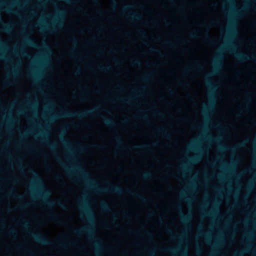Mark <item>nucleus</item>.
<instances>
[{
	"label": "nucleus",
	"instance_id": "obj_45",
	"mask_svg": "<svg viewBox=\"0 0 256 256\" xmlns=\"http://www.w3.org/2000/svg\"><path fill=\"white\" fill-rule=\"evenodd\" d=\"M133 8V6H131V5H126V6L124 8H123L122 10H123V11H126V10H127L130 9V8Z\"/></svg>",
	"mask_w": 256,
	"mask_h": 256
},
{
	"label": "nucleus",
	"instance_id": "obj_32",
	"mask_svg": "<svg viewBox=\"0 0 256 256\" xmlns=\"http://www.w3.org/2000/svg\"><path fill=\"white\" fill-rule=\"evenodd\" d=\"M138 34H140V36L142 38H147L148 36H147V34H146V32L142 30H138Z\"/></svg>",
	"mask_w": 256,
	"mask_h": 256
},
{
	"label": "nucleus",
	"instance_id": "obj_63",
	"mask_svg": "<svg viewBox=\"0 0 256 256\" xmlns=\"http://www.w3.org/2000/svg\"><path fill=\"white\" fill-rule=\"evenodd\" d=\"M13 182L14 183H18V180L17 178H14Z\"/></svg>",
	"mask_w": 256,
	"mask_h": 256
},
{
	"label": "nucleus",
	"instance_id": "obj_3",
	"mask_svg": "<svg viewBox=\"0 0 256 256\" xmlns=\"http://www.w3.org/2000/svg\"><path fill=\"white\" fill-rule=\"evenodd\" d=\"M78 170L87 186L92 188L94 191L98 192H110L118 194H122L123 190L121 187L114 185L108 182H106V184L108 186V188H104L96 186V184L94 180L90 178V174L87 171L81 167H78Z\"/></svg>",
	"mask_w": 256,
	"mask_h": 256
},
{
	"label": "nucleus",
	"instance_id": "obj_43",
	"mask_svg": "<svg viewBox=\"0 0 256 256\" xmlns=\"http://www.w3.org/2000/svg\"><path fill=\"white\" fill-rule=\"evenodd\" d=\"M190 162H192V163H196L199 160V158L198 157L192 158H190Z\"/></svg>",
	"mask_w": 256,
	"mask_h": 256
},
{
	"label": "nucleus",
	"instance_id": "obj_21",
	"mask_svg": "<svg viewBox=\"0 0 256 256\" xmlns=\"http://www.w3.org/2000/svg\"><path fill=\"white\" fill-rule=\"evenodd\" d=\"M152 76V74L151 73H147L144 74L142 76L141 80L143 82H147L150 80Z\"/></svg>",
	"mask_w": 256,
	"mask_h": 256
},
{
	"label": "nucleus",
	"instance_id": "obj_38",
	"mask_svg": "<svg viewBox=\"0 0 256 256\" xmlns=\"http://www.w3.org/2000/svg\"><path fill=\"white\" fill-rule=\"evenodd\" d=\"M148 256H155L156 252L154 250H148L147 251Z\"/></svg>",
	"mask_w": 256,
	"mask_h": 256
},
{
	"label": "nucleus",
	"instance_id": "obj_41",
	"mask_svg": "<svg viewBox=\"0 0 256 256\" xmlns=\"http://www.w3.org/2000/svg\"><path fill=\"white\" fill-rule=\"evenodd\" d=\"M154 114L160 118L164 117V114L162 112L158 110L154 111Z\"/></svg>",
	"mask_w": 256,
	"mask_h": 256
},
{
	"label": "nucleus",
	"instance_id": "obj_19",
	"mask_svg": "<svg viewBox=\"0 0 256 256\" xmlns=\"http://www.w3.org/2000/svg\"><path fill=\"white\" fill-rule=\"evenodd\" d=\"M0 6H4V10L8 12H12V10H11L10 6H12V4H6L4 2L2 1L0 2Z\"/></svg>",
	"mask_w": 256,
	"mask_h": 256
},
{
	"label": "nucleus",
	"instance_id": "obj_52",
	"mask_svg": "<svg viewBox=\"0 0 256 256\" xmlns=\"http://www.w3.org/2000/svg\"><path fill=\"white\" fill-rule=\"evenodd\" d=\"M168 91L170 94L172 95L174 94V91L170 88H168Z\"/></svg>",
	"mask_w": 256,
	"mask_h": 256
},
{
	"label": "nucleus",
	"instance_id": "obj_15",
	"mask_svg": "<svg viewBox=\"0 0 256 256\" xmlns=\"http://www.w3.org/2000/svg\"><path fill=\"white\" fill-rule=\"evenodd\" d=\"M127 17L132 20H140L142 19V16L140 14L137 13L132 12L127 16Z\"/></svg>",
	"mask_w": 256,
	"mask_h": 256
},
{
	"label": "nucleus",
	"instance_id": "obj_26",
	"mask_svg": "<svg viewBox=\"0 0 256 256\" xmlns=\"http://www.w3.org/2000/svg\"><path fill=\"white\" fill-rule=\"evenodd\" d=\"M56 160L60 162V165L64 168V170L68 172V173L70 174V170L64 163L61 162L60 159L59 157H56Z\"/></svg>",
	"mask_w": 256,
	"mask_h": 256
},
{
	"label": "nucleus",
	"instance_id": "obj_23",
	"mask_svg": "<svg viewBox=\"0 0 256 256\" xmlns=\"http://www.w3.org/2000/svg\"><path fill=\"white\" fill-rule=\"evenodd\" d=\"M152 177V174L150 172H145L141 174V178L145 180H150Z\"/></svg>",
	"mask_w": 256,
	"mask_h": 256
},
{
	"label": "nucleus",
	"instance_id": "obj_60",
	"mask_svg": "<svg viewBox=\"0 0 256 256\" xmlns=\"http://www.w3.org/2000/svg\"><path fill=\"white\" fill-rule=\"evenodd\" d=\"M166 232L168 234H172V231L170 228H167L166 230Z\"/></svg>",
	"mask_w": 256,
	"mask_h": 256
},
{
	"label": "nucleus",
	"instance_id": "obj_7",
	"mask_svg": "<svg viewBox=\"0 0 256 256\" xmlns=\"http://www.w3.org/2000/svg\"><path fill=\"white\" fill-rule=\"evenodd\" d=\"M29 235L32 237L36 242L44 245H53L54 242L48 240L45 236L42 234H37L32 232L28 233Z\"/></svg>",
	"mask_w": 256,
	"mask_h": 256
},
{
	"label": "nucleus",
	"instance_id": "obj_50",
	"mask_svg": "<svg viewBox=\"0 0 256 256\" xmlns=\"http://www.w3.org/2000/svg\"><path fill=\"white\" fill-rule=\"evenodd\" d=\"M20 52H21L22 56H28V55L27 54V53L26 52H25L24 51L22 48H20Z\"/></svg>",
	"mask_w": 256,
	"mask_h": 256
},
{
	"label": "nucleus",
	"instance_id": "obj_47",
	"mask_svg": "<svg viewBox=\"0 0 256 256\" xmlns=\"http://www.w3.org/2000/svg\"><path fill=\"white\" fill-rule=\"evenodd\" d=\"M140 118L146 121V122H148V116L146 114H142L140 116Z\"/></svg>",
	"mask_w": 256,
	"mask_h": 256
},
{
	"label": "nucleus",
	"instance_id": "obj_14",
	"mask_svg": "<svg viewBox=\"0 0 256 256\" xmlns=\"http://www.w3.org/2000/svg\"><path fill=\"white\" fill-rule=\"evenodd\" d=\"M25 42L27 44L30 46H32L36 48H39L38 44L30 38H26L25 39Z\"/></svg>",
	"mask_w": 256,
	"mask_h": 256
},
{
	"label": "nucleus",
	"instance_id": "obj_61",
	"mask_svg": "<svg viewBox=\"0 0 256 256\" xmlns=\"http://www.w3.org/2000/svg\"><path fill=\"white\" fill-rule=\"evenodd\" d=\"M180 256H186V254L184 252L180 251Z\"/></svg>",
	"mask_w": 256,
	"mask_h": 256
},
{
	"label": "nucleus",
	"instance_id": "obj_34",
	"mask_svg": "<svg viewBox=\"0 0 256 256\" xmlns=\"http://www.w3.org/2000/svg\"><path fill=\"white\" fill-rule=\"evenodd\" d=\"M194 66L198 70H203V66L198 62H195Z\"/></svg>",
	"mask_w": 256,
	"mask_h": 256
},
{
	"label": "nucleus",
	"instance_id": "obj_6",
	"mask_svg": "<svg viewBox=\"0 0 256 256\" xmlns=\"http://www.w3.org/2000/svg\"><path fill=\"white\" fill-rule=\"evenodd\" d=\"M224 49L228 50L230 52H233L238 60L241 62L246 60H254L255 58L254 56H249L242 52H236V48L233 46L231 42H230L228 44Z\"/></svg>",
	"mask_w": 256,
	"mask_h": 256
},
{
	"label": "nucleus",
	"instance_id": "obj_40",
	"mask_svg": "<svg viewBox=\"0 0 256 256\" xmlns=\"http://www.w3.org/2000/svg\"><path fill=\"white\" fill-rule=\"evenodd\" d=\"M134 148H136V149L143 148L148 149V146H146V145H143V146L137 145V146H136L134 147Z\"/></svg>",
	"mask_w": 256,
	"mask_h": 256
},
{
	"label": "nucleus",
	"instance_id": "obj_2",
	"mask_svg": "<svg viewBox=\"0 0 256 256\" xmlns=\"http://www.w3.org/2000/svg\"><path fill=\"white\" fill-rule=\"evenodd\" d=\"M30 172L34 176V185L36 186L38 190V192L36 194H35L32 192L34 197L36 196L37 198H42L44 204L50 208L52 207L54 205H57L62 208L64 210H66V206L60 200H58L55 202L49 198V197L51 194L50 191L48 189L45 188L42 179L38 175V174L36 173L35 171L33 170H30Z\"/></svg>",
	"mask_w": 256,
	"mask_h": 256
},
{
	"label": "nucleus",
	"instance_id": "obj_57",
	"mask_svg": "<svg viewBox=\"0 0 256 256\" xmlns=\"http://www.w3.org/2000/svg\"><path fill=\"white\" fill-rule=\"evenodd\" d=\"M0 44L2 46L4 47V48H6V46L5 45L4 43V42L0 39Z\"/></svg>",
	"mask_w": 256,
	"mask_h": 256
},
{
	"label": "nucleus",
	"instance_id": "obj_28",
	"mask_svg": "<svg viewBox=\"0 0 256 256\" xmlns=\"http://www.w3.org/2000/svg\"><path fill=\"white\" fill-rule=\"evenodd\" d=\"M132 64L134 66H140L142 65L140 61L136 58H134L132 60Z\"/></svg>",
	"mask_w": 256,
	"mask_h": 256
},
{
	"label": "nucleus",
	"instance_id": "obj_30",
	"mask_svg": "<svg viewBox=\"0 0 256 256\" xmlns=\"http://www.w3.org/2000/svg\"><path fill=\"white\" fill-rule=\"evenodd\" d=\"M40 24L41 26L40 28H41L42 30H48L50 32H53L55 30V28H49V27L43 26L41 24Z\"/></svg>",
	"mask_w": 256,
	"mask_h": 256
},
{
	"label": "nucleus",
	"instance_id": "obj_11",
	"mask_svg": "<svg viewBox=\"0 0 256 256\" xmlns=\"http://www.w3.org/2000/svg\"><path fill=\"white\" fill-rule=\"evenodd\" d=\"M41 135L42 136L41 138L42 142H44L46 144H48L52 149H54L56 147V144H52L48 141V140L46 138V136H47V134L46 133H42Z\"/></svg>",
	"mask_w": 256,
	"mask_h": 256
},
{
	"label": "nucleus",
	"instance_id": "obj_18",
	"mask_svg": "<svg viewBox=\"0 0 256 256\" xmlns=\"http://www.w3.org/2000/svg\"><path fill=\"white\" fill-rule=\"evenodd\" d=\"M180 216L182 222L186 225L190 222L191 218L190 216H184L182 212H181Z\"/></svg>",
	"mask_w": 256,
	"mask_h": 256
},
{
	"label": "nucleus",
	"instance_id": "obj_10",
	"mask_svg": "<svg viewBox=\"0 0 256 256\" xmlns=\"http://www.w3.org/2000/svg\"><path fill=\"white\" fill-rule=\"evenodd\" d=\"M64 14L63 11L59 12L57 18L54 19V22L58 26L61 27L64 25V20L62 18Z\"/></svg>",
	"mask_w": 256,
	"mask_h": 256
},
{
	"label": "nucleus",
	"instance_id": "obj_64",
	"mask_svg": "<svg viewBox=\"0 0 256 256\" xmlns=\"http://www.w3.org/2000/svg\"><path fill=\"white\" fill-rule=\"evenodd\" d=\"M189 148H190V150H194L195 147H194V146H189Z\"/></svg>",
	"mask_w": 256,
	"mask_h": 256
},
{
	"label": "nucleus",
	"instance_id": "obj_22",
	"mask_svg": "<svg viewBox=\"0 0 256 256\" xmlns=\"http://www.w3.org/2000/svg\"><path fill=\"white\" fill-rule=\"evenodd\" d=\"M114 140L118 146H122L124 144L122 137L120 134H117L114 137Z\"/></svg>",
	"mask_w": 256,
	"mask_h": 256
},
{
	"label": "nucleus",
	"instance_id": "obj_24",
	"mask_svg": "<svg viewBox=\"0 0 256 256\" xmlns=\"http://www.w3.org/2000/svg\"><path fill=\"white\" fill-rule=\"evenodd\" d=\"M98 68L100 70L104 72H107L111 69V67L110 66H104L100 65L98 66Z\"/></svg>",
	"mask_w": 256,
	"mask_h": 256
},
{
	"label": "nucleus",
	"instance_id": "obj_33",
	"mask_svg": "<svg viewBox=\"0 0 256 256\" xmlns=\"http://www.w3.org/2000/svg\"><path fill=\"white\" fill-rule=\"evenodd\" d=\"M50 218L54 220L59 221V217L54 214H49Z\"/></svg>",
	"mask_w": 256,
	"mask_h": 256
},
{
	"label": "nucleus",
	"instance_id": "obj_1",
	"mask_svg": "<svg viewBox=\"0 0 256 256\" xmlns=\"http://www.w3.org/2000/svg\"><path fill=\"white\" fill-rule=\"evenodd\" d=\"M80 207L82 209L86 215L90 223V226H88L83 227L80 229L74 230L73 232L77 236H80L82 234H86L89 238L92 240V244L96 248V252L97 256H100L99 252L102 250V240L98 237L94 235V229L92 226L94 222V214L90 207L87 204L86 201H82Z\"/></svg>",
	"mask_w": 256,
	"mask_h": 256
},
{
	"label": "nucleus",
	"instance_id": "obj_17",
	"mask_svg": "<svg viewBox=\"0 0 256 256\" xmlns=\"http://www.w3.org/2000/svg\"><path fill=\"white\" fill-rule=\"evenodd\" d=\"M100 206L102 210L105 212H111L112 209L108 204L105 202L102 201L100 203Z\"/></svg>",
	"mask_w": 256,
	"mask_h": 256
},
{
	"label": "nucleus",
	"instance_id": "obj_31",
	"mask_svg": "<svg viewBox=\"0 0 256 256\" xmlns=\"http://www.w3.org/2000/svg\"><path fill=\"white\" fill-rule=\"evenodd\" d=\"M230 32L232 35H234L236 33L235 28H234V23L232 22L230 23Z\"/></svg>",
	"mask_w": 256,
	"mask_h": 256
},
{
	"label": "nucleus",
	"instance_id": "obj_54",
	"mask_svg": "<svg viewBox=\"0 0 256 256\" xmlns=\"http://www.w3.org/2000/svg\"><path fill=\"white\" fill-rule=\"evenodd\" d=\"M183 170H190V168H188L186 164H185L183 168Z\"/></svg>",
	"mask_w": 256,
	"mask_h": 256
},
{
	"label": "nucleus",
	"instance_id": "obj_5",
	"mask_svg": "<svg viewBox=\"0 0 256 256\" xmlns=\"http://www.w3.org/2000/svg\"><path fill=\"white\" fill-rule=\"evenodd\" d=\"M99 108H96L94 109L86 110L82 112H74L69 111L68 110H62L60 114L53 116L51 118V120L55 118H68V117H76L82 118L89 116L92 115L95 110H98Z\"/></svg>",
	"mask_w": 256,
	"mask_h": 256
},
{
	"label": "nucleus",
	"instance_id": "obj_25",
	"mask_svg": "<svg viewBox=\"0 0 256 256\" xmlns=\"http://www.w3.org/2000/svg\"><path fill=\"white\" fill-rule=\"evenodd\" d=\"M8 234L14 237V238H16L18 235V233L16 230L12 228L9 230Z\"/></svg>",
	"mask_w": 256,
	"mask_h": 256
},
{
	"label": "nucleus",
	"instance_id": "obj_9",
	"mask_svg": "<svg viewBox=\"0 0 256 256\" xmlns=\"http://www.w3.org/2000/svg\"><path fill=\"white\" fill-rule=\"evenodd\" d=\"M134 92L135 94L134 96H129L127 98H118V100L125 104H130L134 100L136 96H138L141 94L140 90H135L134 91Z\"/></svg>",
	"mask_w": 256,
	"mask_h": 256
},
{
	"label": "nucleus",
	"instance_id": "obj_42",
	"mask_svg": "<svg viewBox=\"0 0 256 256\" xmlns=\"http://www.w3.org/2000/svg\"><path fill=\"white\" fill-rule=\"evenodd\" d=\"M70 40L74 44H76L78 42V40L75 36H72L70 38Z\"/></svg>",
	"mask_w": 256,
	"mask_h": 256
},
{
	"label": "nucleus",
	"instance_id": "obj_8",
	"mask_svg": "<svg viewBox=\"0 0 256 256\" xmlns=\"http://www.w3.org/2000/svg\"><path fill=\"white\" fill-rule=\"evenodd\" d=\"M126 192L127 194H130L131 196H133L140 200L141 201H142L144 202H146L148 201V200L145 197H144L143 196H142L137 192H134L129 189H126Z\"/></svg>",
	"mask_w": 256,
	"mask_h": 256
},
{
	"label": "nucleus",
	"instance_id": "obj_39",
	"mask_svg": "<svg viewBox=\"0 0 256 256\" xmlns=\"http://www.w3.org/2000/svg\"><path fill=\"white\" fill-rule=\"evenodd\" d=\"M30 76H31L32 78H34V80L36 81H38V80H39V78H40V76L39 75L37 74H35L34 73H32Z\"/></svg>",
	"mask_w": 256,
	"mask_h": 256
},
{
	"label": "nucleus",
	"instance_id": "obj_58",
	"mask_svg": "<svg viewBox=\"0 0 256 256\" xmlns=\"http://www.w3.org/2000/svg\"><path fill=\"white\" fill-rule=\"evenodd\" d=\"M92 146L97 148H103V146L99 145H92Z\"/></svg>",
	"mask_w": 256,
	"mask_h": 256
},
{
	"label": "nucleus",
	"instance_id": "obj_51",
	"mask_svg": "<svg viewBox=\"0 0 256 256\" xmlns=\"http://www.w3.org/2000/svg\"><path fill=\"white\" fill-rule=\"evenodd\" d=\"M180 197L182 198H184L186 201H188L189 200L187 198V197L186 196V195L184 194H180Z\"/></svg>",
	"mask_w": 256,
	"mask_h": 256
},
{
	"label": "nucleus",
	"instance_id": "obj_35",
	"mask_svg": "<svg viewBox=\"0 0 256 256\" xmlns=\"http://www.w3.org/2000/svg\"><path fill=\"white\" fill-rule=\"evenodd\" d=\"M206 38L210 44H214V41L210 37L208 34L206 35Z\"/></svg>",
	"mask_w": 256,
	"mask_h": 256
},
{
	"label": "nucleus",
	"instance_id": "obj_48",
	"mask_svg": "<svg viewBox=\"0 0 256 256\" xmlns=\"http://www.w3.org/2000/svg\"><path fill=\"white\" fill-rule=\"evenodd\" d=\"M165 44H166V45H168L170 46H174V44L172 43V42H171L169 41H167L165 42Z\"/></svg>",
	"mask_w": 256,
	"mask_h": 256
},
{
	"label": "nucleus",
	"instance_id": "obj_62",
	"mask_svg": "<svg viewBox=\"0 0 256 256\" xmlns=\"http://www.w3.org/2000/svg\"><path fill=\"white\" fill-rule=\"evenodd\" d=\"M56 180H61L62 179V176L58 174V175L56 176Z\"/></svg>",
	"mask_w": 256,
	"mask_h": 256
},
{
	"label": "nucleus",
	"instance_id": "obj_20",
	"mask_svg": "<svg viewBox=\"0 0 256 256\" xmlns=\"http://www.w3.org/2000/svg\"><path fill=\"white\" fill-rule=\"evenodd\" d=\"M9 195L13 198L18 200H22L24 198V196L22 195L18 194L14 192L13 190L10 192Z\"/></svg>",
	"mask_w": 256,
	"mask_h": 256
},
{
	"label": "nucleus",
	"instance_id": "obj_36",
	"mask_svg": "<svg viewBox=\"0 0 256 256\" xmlns=\"http://www.w3.org/2000/svg\"><path fill=\"white\" fill-rule=\"evenodd\" d=\"M21 221L23 224L25 228H28V226H29V222L28 221L26 220H24V219H22Z\"/></svg>",
	"mask_w": 256,
	"mask_h": 256
},
{
	"label": "nucleus",
	"instance_id": "obj_37",
	"mask_svg": "<svg viewBox=\"0 0 256 256\" xmlns=\"http://www.w3.org/2000/svg\"><path fill=\"white\" fill-rule=\"evenodd\" d=\"M30 205V204L29 203L26 202V203L24 204H22V205L18 207V208L20 210H22L25 209L27 207H28Z\"/></svg>",
	"mask_w": 256,
	"mask_h": 256
},
{
	"label": "nucleus",
	"instance_id": "obj_53",
	"mask_svg": "<svg viewBox=\"0 0 256 256\" xmlns=\"http://www.w3.org/2000/svg\"><path fill=\"white\" fill-rule=\"evenodd\" d=\"M145 233L150 238H152V234L149 232V231H148V230H146L145 232Z\"/></svg>",
	"mask_w": 256,
	"mask_h": 256
},
{
	"label": "nucleus",
	"instance_id": "obj_13",
	"mask_svg": "<svg viewBox=\"0 0 256 256\" xmlns=\"http://www.w3.org/2000/svg\"><path fill=\"white\" fill-rule=\"evenodd\" d=\"M180 250L179 248H165L163 249H160V250L171 254L172 256H176L178 254V252Z\"/></svg>",
	"mask_w": 256,
	"mask_h": 256
},
{
	"label": "nucleus",
	"instance_id": "obj_44",
	"mask_svg": "<svg viewBox=\"0 0 256 256\" xmlns=\"http://www.w3.org/2000/svg\"><path fill=\"white\" fill-rule=\"evenodd\" d=\"M4 29L6 32H9L12 29V27L10 24H6L4 26Z\"/></svg>",
	"mask_w": 256,
	"mask_h": 256
},
{
	"label": "nucleus",
	"instance_id": "obj_46",
	"mask_svg": "<svg viewBox=\"0 0 256 256\" xmlns=\"http://www.w3.org/2000/svg\"><path fill=\"white\" fill-rule=\"evenodd\" d=\"M190 36L192 38H196L198 36L197 32L192 33L190 34Z\"/></svg>",
	"mask_w": 256,
	"mask_h": 256
},
{
	"label": "nucleus",
	"instance_id": "obj_59",
	"mask_svg": "<svg viewBox=\"0 0 256 256\" xmlns=\"http://www.w3.org/2000/svg\"><path fill=\"white\" fill-rule=\"evenodd\" d=\"M190 70V68H186L184 69V72L186 74V73H188Z\"/></svg>",
	"mask_w": 256,
	"mask_h": 256
},
{
	"label": "nucleus",
	"instance_id": "obj_55",
	"mask_svg": "<svg viewBox=\"0 0 256 256\" xmlns=\"http://www.w3.org/2000/svg\"><path fill=\"white\" fill-rule=\"evenodd\" d=\"M183 235H180V236H172V238H178L180 239H182L183 237Z\"/></svg>",
	"mask_w": 256,
	"mask_h": 256
},
{
	"label": "nucleus",
	"instance_id": "obj_12",
	"mask_svg": "<svg viewBox=\"0 0 256 256\" xmlns=\"http://www.w3.org/2000/svg\"><path fill=\"white\" fill-rule=\"evenodd\" d=\"M157 132L166 138H170V134L168 131L164 127H162L157 129Z\"/></svg>",
	"mask_w": 256,
	"mask_h": 256
},
{
	"label": "nucleus",
	"instance_id": "obj_16",
	"mask_svg": "<svg viewBox=\"0 0 256 256\" xmlns=\"http://www.w3.org/2000/svg\"><path fill=\"white\" fill-rule=\"evenodd\" d=\"M104 122L108 126L113 127L116 125V123L112 119L103 117Z\"/></svg>",
	"mask_w": 256,
	"mask_h": 256
},
{
	"label": "nucleus",
	"instance_id": "obj_56",
	"mask_svg": "<svg viewBox=\"0 0 256 256\" xmlns=\"http://www.w3.org/2000/svg\"><path fill=\"white\" fill-rule=\"evenodd\" d=\"M70 52L72 56L74 57L76 56L74 52V50H71Z\"/></svg>",
	"mask_w": 256,
	"mask_h": 256
},
{
	"label": "nucleus",
	"instance_id": "obj_27",
	"mask_svg": "<svg viewBox=\"0 0 256 256\" xmlns=\"http://www.w3.org/2000/svg\"><path fill=\"white\" fill-rule=\"evenodd\" d=\"M150 50L152 52H154V53L158 54V55H160L161 56H164L163 54H162L161 53V52L158 50L155 47H154V46L150 47Z\"/></svg>",
	"mask_w": 256,
	"mask_h": 256
},
{
	"label": "nucleus",
	"instance_id": "obj_49",
	"mask_svg": "<svg viewBox=\"0 0 256 256\" xmlns=\"http://www.w3.org/2000/svg\"><path fill=\"white\" fill-rule=\"evenodd\" d=\"M112 4L114 8H116L118 6L117 2L116 0H112Z\"/></svg>",
	"mask_w": 256,
	"mask_h": 256
},
{
	"label": "nucleus",
	"instance_id": "obj_4",
	"mask_svg": "<svg viewBox=\"0 0 256 256\" xmlns=\"http://www.w3.org/2000/svg\"><path fill=\"white\" fill-rule=\"evenodd\" d=\"M222 58V54L220 52H218L217 54L216 59L214 62V70L211 73L206 74L205 76L206 81L207 84H208L209 88L212 90V92L210 94V104L206 108V110H210L211 108H213L214 106L215 98L214 92L216 90V87L214 85V84L212 82H211V81L210 80V78L212 76L218 74L220 70L222 68V63L221 61Z\"/></svg>",
	"mask_w": 256,
	"mask_h": 256
},
{
	"label": "nucleus",
	"instance_id": "obj_29",
	"mask_svg": "<svg viewBox=\"0 0 256 256\" xmlns=\"http://www.w3.org/2000/svg\"><path fill=\"white\" fill-rule=\"evenodd\" d=\"M60 139H61L62 142L64 145V146L66 148H69L70 144V142L62 136L61 137Z\"/></svg>",
	"mask_w": 256,
	"mask_h": 256
}]
</instances>
